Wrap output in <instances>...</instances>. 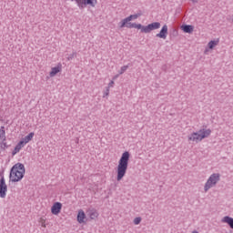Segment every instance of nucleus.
<instances>
[{"label": "nucleus", "instance_id": "f257e3e1", "mask_svg": "<svg viewBox=\"0 0 233 233\" xmlns=\"http://www.w3.org/2000/svg\"><path fill=\"white\" fill-rule=\"evenodd\" d=\"M128 161H130V153L126 151L122 154L116 167V180L121 181L124 176H127L128 170Z\"/></svg>", "mask_w": 233, "mask_h": 233}, {"label": "nucleus", "instance_id": "f03ea898", "mask_svg": "<svg viewBox=\"0 0 233 233\" xmlns=\"http://www.w3.org/2000/svg\"><path fill=\"white\" fill-rule=\"evenodd\" d=\"M25 165L22 163H16L10 170L9 179L12 183H17L25 177Z\"/></svg>", "mask_w": 233, "mask_h": 233}, {"label": "nucleus", "instance_id": "7ed1b4c3", "mask_svg": "<svg viewBox=\"0 0 233 233\" xmlns=\"http://www.w3.org/2000/svg\"><path fill=\"white\" fill-rule=\"evenodd\" d=\"M210 134H212V130L202 128L198 130V132H193L188 135L187 139L188 141H193L194 143H201V141L206 139V137H208Z\"/></svg>", "mask_w": 233, "mask_h": 233}, {"label": "nucleus", "instance_id": "20e7f679", "mask_svg": "<svg viewBox=\"0 0 233 233\" xmlns=\"http://www.w3.org/2000/svg\"><path fill=\"white\" fill-rule=\"evenodd\" d=\"M220 180L221 175L219 173L211 174L204 185V191L207 192L208 190H210V188L216 187V185H218V183H219Z\"/></svg>", "mask_w": 233, "mask_h": 233}, {"label": "nucleus", "instance_id": "39448f33", "mask_svg": "<svg viewBox=\"0 0 233 233\" xmlns=\"http://www.w3.org/2000/svg\"><path fill=\"white\" fill-rule=\"evenodd\" d=\"M72 3H76L78 8H85L86 5H90V6H96L95 3H97V0H70ZM95 1V3H94Z\"/></svg>", "mask_w": 233, "mask_h": 233}, {"label": "nucleus", "instance_id": "423d86ee", "mask_svg": "<svg viewBox=\"0 0 233 233\" xmlns=\"http://www.w3.org/2000/svg\"><path fill=\"white\" fill-rule=\"evenodd\" d=\"M161 28V23L154 22L143 27L144 34H150L153 30H159Z\"/></svg>", "mask_w": 233, "mask_h": 233}, {"label": "nucleus", "instance_id": "0eeeda50", "mask_svg": "<svg viewBox=\"0 0 233 233\" xmlns=\"http://www.w3.org/2000/svg\"><path fill=\"white\" fill-rule=\"evenodd\" d=\"M6 192H8V186H6V182H5V179L2 178V181L0 183V198H2V199H5V198H6Z\"/></svg>", "mask_w": 233, "mask_h": 233}, {"label": "nucleus", "instance_id": "6e6552de", "mask_svg": "<svg viewBox=\"0 0 233 233\" xmlns=\"http://www.w3.org/2000/svg\"><path fill=\"white\" fill-rule=\"evenodd\" d=\"M167 35H168V25H164L158 34L156 35V37L159 39H167Z\"/></svg>", "mask_w": 233, "mask_h": 233}, {"label": "nucleus", "instance_id": "1a4fd4ad", "mask_svg": "<svg viewBox=\"0 0 233 233\" xmlns=\"http://www.w3.org/2000/svg\"><path fill=\"white\" fill-rule=\"evenodd\" d=\"M61 208H63V204L56 202L51 208V212L54 216H57L61 212Z\"/></svg>", "mask_w": 233, "mask_h": 233}, {"label": "nucleus", "instance_id": "9d476101", "mask_svg": "<svg viewBox=\"0 0 233 233\" xmlns=\"http://www.w3.org/2000/svg\"><path fill=\"white\" fill-rule=\"evenodd\" d=\"M125 19L118 23L119 28H134V23L127 22L125 23Z\"/></svg>", "mask_w": 233, "mask_h": 233}, {"label": "nucleus", "instance_id": "9b49d317", "mask_svg": "<svg viewBox=\"0 0 233 233\" xmlns=\"http://www.w3.org/2000/svg\"><path fill=\"white\" fill-rule=\"evenodd\" d=\"M85 219H86V215L83 209H80L77 214V221L78 223H85Z\"/></svg>", "mask_w": 233, "mask_h": 233}, {"label": "nucleus", "instance_id": "f8f14e48", "mask_svg": "<svg viewBox=\"0 0 233 233\" xmlns=\"http://www.w3.org/2000/svg\"><path fill=\"white\" fill-rule=\"evenodd\" d=\"M181 30H183L185 34H192V32H194V25H184L181 26Z\"/></svg>", "mask_w": 233, "mask_h": 233}, {"label": "nucleus", "instance_id": "ddd939ff", "mask_svg": "<svg viewBox=\"0 0 233 233\" xmlns=\"http://www.w3.org/2000/svg\"><path fill=\"white\" fill-rule=\"evenodd\" d=\"M34 139V132L29 133L27 136H25L20 142H23V145H26V143H30Z\"/></svg>", "mask_w": 233, "mask_h": 233}, {"label": "nucleus", "instance_id": "4468645a", "mask_svg": "<svg viewBox=\"0 0 233 233\" xmlns=\"http://www.w3.org/2000/svg\"><path fill=\"white\" fill-rule=\"evenodd\" d=\"M59 72H61V65L57 66L56 67H53L51 69V72L49 73L50 77H56V76H57V74H59Z\"/></svg>", "mask_w": 233, "mask_h": 233}, {"label": "nucleus", "instance_id": "2eb2a0df", "mask_svg": "<svg viewBox=\"0 0 233 233\" xmlns=\"http://www.w3.org/2000/svg\"><path fill=\"white\" fill-rule=\"evenodd\" d=\"M87 216L90 218V219H97L99 213L96 209H89L87 211Z\"/></svg>", "mask_w": 233, "mask_h": 233}, {"label": "nucleus", "instance_id": "dca6fc26", "mask_svg": "<svg viewBox=\"0 0 233 233\" xmlns=\"http://www.w3.org/2000/svg\"><path fill=\"white\" fill-rule=\"evenodd\" d=\"M139 15H141L140 14H136V15H131L124 18L123 25H125V23H130V21L137 19V17H139Z\"/></svg>", "mask_w": 233, "mask_h": 233}, {"label": "nucleus", "instance_id": "f3484780", "mask_svg": "<svg viewBox=\"0 0 233 233\" xmlns=\"http://www.w3.org/2000/svg\"><path fill=\"white\" fill-rule=\"evenodd\" d=\"M222 223H228L230 228H233V218L232 217L226 216L222 218Z\"/></svg>", "mask_w": 233, "mask_h": 233}, {"label": "nucleus", "instance_id": "a211bd4d", "mask_svg": "<svg viewBox=\"0 0 233 233\" xmlns=\"http://www.w3.org/2000/svg\"><path fill=\"white\" fill-rule=\"evenodd\" d=\"M23 147H25V145L23 144V142H18V144L15 147V149L12 153L13 156H15V154L19 153L21 148H23Z\"/></svg>", "mask_w": 233, "mask_h": 233}, {"label": "nucleus", "instance_id": "6ab92c4d", "mask_svg": "<svg viewBox=\"0 0 233 233\" xmlns=\"http://www.w3.org/2000/svg\"><path fill=\"white\" fill-rule=\"evenodd\" d=\"M0 139L2 141H6V136H5V127H2L0 128Z\"/></svg>", "mask_w": 233, "mask_h": 233}, {"label": "nucleus", "instance_id": "aec40b11", "mask_svg": "<svg viewBox=\"0 0 233 233\" xmlns=\"http://www.w3.org/2000/svg\"><path fill=\"white\" fill-rule=\"evenodd\" d=\"M219 43V41H216V40H211L208 46V48H210V50H212L215 46H218V44Z\"/></svg>", "mask_w": 233, "mask_h": 233}, {"label": "nucleus", "instance_id": "412c9836", "mask_svg": "<svg viewBox=\"0 0 233 233\" xmlns=\"http://www.w3.org/2000/svg\"><path fill=\"white\" fill-rule=\"evenodd\" d=\"M146 27H147V25H142L141 24L134 23V27L133 28H137V30H141V32L145 34V31L143 30V28H146Z\"/></svg>", "mask_w": 233, "mask_h": 233}, {"label": "nucleus", "instance_id": "4be33fe9", "mask_svg": "<svg viewBox=\"0 0 233 233\" xmlns=\"http://www.w3.org/2000/svg\"><path fill=\"white\" fill-rule=\"evenodd\" d=\"M127 70H128V66H123L120 70L118 71V74L121 76L123 74H125V72H127Z\"/></svg>", "mask_w": 233, "mask_h": 233}, {"label": "nucleus", "instance_id": "5701e85b", "mask_svg": "<svg viewBox=\"0 0 233 233\" xmlns=\"http://www.w3.org/2000/svg\"><path fill=\"white\" fill-rule=\"evenodd\" d=\"M6 148H8V145L6 142H5V140H3V142L0 144V150H6Z\"/></svg>", "mask_w": 233, "mask_h": 233}, {"label": "nucleus", "instance_id": "b1692460", "mask_svg": "<svg viewBox=\"0 0 233 233\" xmlns=\"http://www.w3.org/2000/svg\"><path fill=\"white\" fill-rule=\"evenodd\" d=\"M46 220L43 218H40L39 223L41 224V227H43L44 228H46Z\"/></svg>", "mask_w": 233, "mask_h": 233}, {"label": "nucleus", "instance_id": "393cba45", "mask_svg": "<svg viewBox=\"0 0 233 233\" xmlns=\"http://www.w3.org/2000/svg\"><path fill=\"white\" fill-rule=\"evenodd\" d=\"M76 56H77V53L73 52L71 55H69L67 56V61H72V59H74V57H76Z\"/></svg>", "mask_w": 233, "mask_h": 233}, {"label": "nucleus", "instance_id": "a878e982", "mask_svg": "<svg viewBox=\"0 0 233 233\" xmlns=\"http://www.w3.org/2000/svg\"><path fill=\"white\" fill-rule=\"evenodd\" d=\"M134 225H139L141 223V217H137L133 220Z\"/></svg>", "mask_w": 233, "mask_h": 233}, {"label": "nucleus", "instance_id": "bb28decb", "mask_svg": "<svg viewBox=\"0 0 233 233\" xmlns=\"http://www.w3.org/2000/svg\"><path fill=\"white\" fill-rule=\"evenodd\" d=\"M110 94V88L106 87V90L104 91V96L103 97H106Z\"/></svg>", "mask_w": 233, "mask_h": 233}, {"label": "nucleus", "instance_id": "cd10ccee", "mask_svg": "<svg viewBox=\"0 0 233 233\" xmlns=\"http://www.w3.org/2000/svg\"><path fill=\"white\" fill-rule=\"evenodd\" d=\"M112 86H114V80L109 82L107 88H112Z\"/></svg>", "mask_w": 233, "mask_h": 233}, {"label": "nucleus", "instance_id": "c85d7f7f", "mask_svg": "<svg viewBox=\"0 0 233 233\" xmlns=\"http://www.w3.org/2000/svg\"><path fill=\"white\" fill-rule=\"evenodd\" d=\"M3 179H5V176H3V173H0V183L3 181Z\"/></svg>", "mask_w": 233, "mask_h": 233}, {"label": "nucleus", "instance_id": "c756f323", "mask_svg": "<svg viewBox=\"0 0 233 233\" xmlns=\"http://www.w3.org/2000/svg\"><path fill=\"white\" fill-rule=\"evenodd\" d=\"M117 77H119V75H116L113 77V80L116 81V79H117Z\"/></svg>", "mask_w": 233, "mask_h": 233}, {"label": "nucleus", "instance_id": "7c9ffc66", "mask_svg": "<svg viewBox=\"0 0 233 233\" xmlns=\"http://www.w3.org/2000/svg\"><path fill=\"white\" fill-rule=\"evenodd\" d=\"M191 2L196 4V3H198L199 0H191Z\"/></svg>", "mask_w": 233, "mask_h": 233}, {"label": "nucleus", "instance_id": "2f4dec72", "mask_svg": "<svg viewBox=\"0 0 233 233\" xmlns=\"http://www.w3.org/2000/svg\"><path fill=\"white\" fill-rule=\"evenodd\" d=\"M191 233H199V231L194 230V231H192Z\"/></svg>", "mask_w": 233, "mask_h": 233}]
</instances>
